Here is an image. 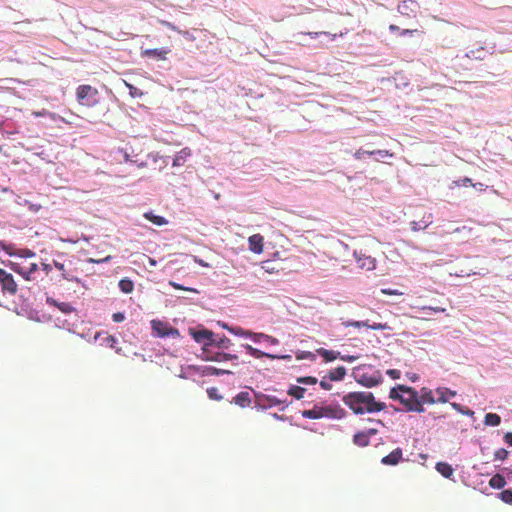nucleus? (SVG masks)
I'll list each match as a JSON object with an SVG mask.
<instances>
[{"label": "nucleus", "instance_id": "nucleus-62", "mask_svg": "<svg viewBox=\"0 0 512 512\" xmlns=\"http://www.w3.org/2000/svg\"><path fill=\"white\" fill-rule=\"evenodd\" d=\"M127 86L130 88V94H131L132 96L140 95V94L138 93V90H137L136 88H134L132 85L127 84Z\"/></svg>", "mask_w": 512, "mask_h": 512}, {"label": "nucleus", "instance_id": "nucleus-56", "mask_svg": "<svg viewBox=\"0 0 512 512\" xmlns=\"http://www.w3.org/2000/svg\"><path fill=\"white\" fill-rule=\"evenodd\" d=\"M32 115L34 117H44V116L51 115V114L47 110L42 109L41 111H33Z\"/></svg>", "mask_w": 512, "mask_h": 512}, {"label": "nucleus", "instance_id": "nucleus-18", "mask_svg": "<svg viewBox=\"0 0 512 512\" xmlns=\"http://www.w3.org/2000/svg\"><path fill=\"white\" fill-rule=\"evenodd\" d=\"M190 155H191V150L187 147L183 148L182 150L177 152V154L175 155V157L173 159L172 166L178 167V166L184 165V163L186 162L187 158L190 157Z\"/></svg>", "mask_w": 512, "mask_h": 512}, {"label": "nucleus", "instance_id": "nucleus-33", "mask_svg": "<svg viewBox=\"0 0 512 512\" xmlns=\"http://www.w3.org/2000/svg\"><path fill=\"white\" fill-rule=\"evenodd\" d=\"M145 218L151 221L153 224H156L158 226L164 225L167 223L164 217L153 215L152 213H146Z\"/></svg>", "mask_w": 512, "mask_h": 512}, {"label": "nucleus", "instance_id": "nucleus-48", "mask_svg": "<svg viewBox=\"0 0 512 512\" xmlns=\"http://www.w3.org/2000/svg\"><path fill=\"white\" fill-rule=\"evenodd\" d=\"M422 31H419L417 29H403L400 31V36H406V35H414V34H420Z\"/></svg>", "mask_w": 512, "mask_h": 512}, {"label": "nucleus", "instance_id": "nucleus-1", "mask_svg": "<svg viewBox=\"0 0 512 512\" xmlns=\"http://www.w3.org/2000/svg\"><path fill=\"white\" fill-rule=\"evenodd\" d=\"M343 403L355 414L376 413L386 408L384 402L377 401L371 392L355 391L345 394Z\"/></svg>", "mask_w": 512, "mask_h": 512}, {"label": "nucleus", "instance_id": "nucleus-5", "mask_svg": "<svg viewBox=\"0 0 512 512\" xmlns=\"http://www.w3.org/2000/svg\"><path fill=\"white\" fill-rule=\"evenodd\" d=\"M0 284L3 294L15 295L18 291L17 283L12 274L0 268Z\"/></svg>", "mask_w": 512, "mask_h": 512}, {"label": "nucleus", "instance_id": "nucleus-10", "mask_svg": "<svg viewBox=\"0 0 512 512\" xmlns=\"http://www.w3.org/2000/svg\"><path fill=\"white\" fill-rule=\"evenodd\" d=\"M264 238L261 234H253L248 238L249 249L255 254L263 252Z\"/></svg>", "mask_w": 512, "mask_h": 512}, {"label": "nucleus", "instance_id": "nucleus-9", "mask_svg": "<svg viewBox=\"0 0 512 512\" xmlns=\"http://www.w3.org/2000/svg\"><path fill=\"white\" fill-rule=\"evenodd\" d=\"M189 332H190V335L193 337V339L197 343H201L204 346L214 345V343H215V339L213 338L214 333L210 330L202 329V330L196 331L194 329H190Z\"/></svg>", "mask_w": 512, "mask_h": 512}, {"label": "nucleus", "instance_id": "nucleus-58", "mask_svg": "<svg viewBox=\"0 0 512 512\" xmlns=\"http://www.w3.org/2000/svg\"><path fill=\"white\" fill-rule=\"evenodd\" d=\"M264 341H266L267 343H269L271 345H277L279 343V341L276 338H274L270 335H267V334L265 336Z\"/></svg>", "mask_w": 512, "mask_h": 512}, {"label": "nucleus", "instance_id": "nucleus-32", "mask_svg": "<svg viewBox=\"0 0 512 512\" xmlns=\"http://www.w3.org/2000/svg\"><path fill=\"white\" fill-rule=\"evenodd\" d=\"M167 27L170 28L171 30L176 31L177 33L181 34L188 41L196 40V37L189 31H182L171 23H167Z\"/></svg>", "mask_w": 512, "mask_h": 512}, {"label": "nucleus", "instance_id": "nucleus-28", "mask_svg": "<svg viewBox=\"0 0 512 512\" xmlns=\"http://www.w3.org/2000/svg\"><path fill=\"white\" fill-rule=\"evenodd\" d=\"M119 288L123 293L129 294L134 289V283L129 278H123L119 281Z\"/></svg>", "mask_w": 512, "mask_h": 512}, {"label": "nucleus", "instance_id": "nucleus-30", "mask_svg": "<svg viewBox=\"0 0 512 512\" xmlns=\"http://www.w3.org/2000/svg\"><path fill=\"white\" fill-rule=\"evenodd\" d=\"M306 392V389L301 387V386H296V385H292L289 389H288V394L290 396H293L294 398L300 400L304 397V394Z\"/></svg>", "mask_w": 512, "mask_h": 512}, {"label": "nucleus", "instance_id": "nucleus-53", "mask_svg": "<svg viewBox=\"0 0 512 512\" xmlns=\"http://www.w3.org/2000/svg\"><path fill=\"white\" fill-rule=\"evenodd\" d=\"M451 405L458 412H461L463 414L473 415V412L470 411V410H468L467 412H464L462 406L460 404H458V403H452Z\"/></svg>", "mask_w": 512, "mask_h": 512}, {"label": "nucleus", "instance_id": "nucleus-13", "mask_svg": "<svg viewBox=\"0 0 512 512\" xmlns=\"http://www.w3.org/2000/svg\"><path fill=\"white\" fill-rule=\"evenodd\" d=\"M321 418H341L344 410L339 407L320 406Z\"/></svg>", "mask_w": 512, "mask_h": 512}, {"label": "nucleus", "instance_id": "nucleus-16", "mask_svg": "<svg viewBox=\"0 0 512 512\" xmlns=\"http://www.w3.org/2000/svg\"><path fill=\"white\" fill-rule=\"evenodd\" d=\"M402 449L396 448L392 452H390L388 455L384 456L381 459V463L384 465H397L401 459H402Z\"/></svg>", "mask_w": 512, "mask_h": 512}, {"label": "nucleus", "instance_id": "nucleus-57", "mask_svg": "<svg viewBox=\"0 0 512 512\" xmlns=\"http://www.w3.org/2000/svg\"><path fill=\"white\" fill-rule=\"evenodd\" d=\"M325 378H326V377H324V378L320 381V386H321V388H322V389H324V390H331V389H332V385H331L329 382H327V381L325 380Z\"/></svg>", "mask_w": 512, "mask_h": 512}, {"label": "nucleus", "instance_id": "nucleus-29", "mask_svg": "<svg viewBox=\"0 0 512 512\" xmlns=\"http://www.w3.org/2000/svg\"><path fill=\"white\" fill-rule=\"evenodd\" d=\"M501 422V418L496 413H487L484 417V424L487 426H498Z\"/></svg>", "mask_w": 512, "mask_h": 512}, {"label": "nucleus", "instance_id": "nucleus-38", "mask_svg": "<svg viewBox=\"0 0 512 512\" xmlns=\"http://www.w3.org/2000/svg\"><path fill=\"white\" fill-rule=\"evenodd\" d=\"M485 53V50L484 48H479V49H476V50H470L468 53H467V56L469 58H474V59H480L482 60L484 58V54Z\"/></svg>", "mask_w": 512, "mask_h": 512}, {"label": "nucleus", "instance_id": "nucleus-11", "mask_svg": "<svg viewBox=\"0 0 512 512\" xmlns=\"http://www.w3.org/2000/svg\"><path fill=\"white\" fill-rule=\"evenodd\" d=\"M432 214L425 213L419 221H412L410 223L411 230L414 232L426 229L430 224H432Z\"/></svg>", "mask_w": 512, "mask_h": 512}, {"label": "nucleus", "instance_id": "nucleus-49", "mask_svg": "<svg viewBox=\"0 0 512 512\" xmlns=\"http://www.w3.org/2000/svg\"><path fill=\"white\" fill-rule=\"evenodd\" d=\"M266 334L264 333H254L252 332V336H249L254 342L264 341Z\"/></svg>", "mask_w": 512, "mask_h": 512}, {"label": "nucleus", "instance_id": "nucleus-35", "mask_svg": "<svg viewBox=\"0 0 512 512\" xmlns=\"http://www.w3.org/2000/svg\"><path fill=\"white\" fill-rule=\"evenodd\" d=\"M296 359L297 360L308 359L310 361H315L316 356L314 353H312L310 351H299L296 353Z\"/></svg>", "mask_w": 512, "mask_h": 512}, {"label": "nucleus", "instance_id": "nucleus-43", "mask_svg": "<svg viewBox=\"0 0 512 512\" xmlns=\"http://www.w3.org/2000/svg\"><path fill=\"white\" fill-rule=\"evenodd\" d=\"M207 394L210 399L213 400H221L222 396L218 394V389L215 387L207 389Z\"/></svg>", "mask_w": 512, "mask_h": 512}, {"label": "nucleus", "instance_id": "nucleus-6", "mask_svg": "<svg viewBox=\"0 0 512 512\" xmlns=\"http://www.w3.org/2000/svg\"><path fill=\"white\" fill-rule=\"evenodd\" d=\"M153 331L157 334L159 337H178L179 331L178 329L171 327L169 324L160 321V320H153L151 322Z\"/></svg>", "mask_w": 512, "mask_h": 512}, {"label": "nucleus", "instance_id": "nucleus-25", "mask_svg": "<svg viewBox=\"0 0 512 512\" xmlns=\"http://www.w3.org/2000/svg\"><path fill=\"white\" fill-rule=\"evenodd\" d=\"M316 352L320 356H322L323 359L326 362L334 361V360H336L337 358L340 357V352L334 351V350H327V349H324V348H319V349L316 350Z\"/></svg>", "mask_w": 512, "mask_h": 512}, {"label": "nucleus", "instance_id": "nucleus-51", "mask_svg": "<svg viewBox=\"0 0 512 512\" xmlns=\"http://www.w3.org/2000/svg\"><path fill=\"white\" fill-rule=\"evenodd\" d=\"M112 319L114 322L120 323V322L124 321L125 316L122 312H116L112 315Z\"/></svg>", "mask_w": 512, "mask_h": 512}, {"label": "nucleus", "instance_id": "nucleus-40", "mask_svg": "<svg viewBox=\"0 0 512 512\" xmlns=\"http://www.w3.org/2000/svg\"><path fill=\"white\" fill-rule=\"evenodd\" d=\"M297 382L304 385H315L317 383V378L312 376L299 377L297 378Z\"/></svg>", "mask_w": 512, "mask_h": 512}, {"label": "nucleus", "instance_id": "nucleus-7", "mask_svg": "<svg viewBox=\"0 0 512 512\" xmlns=\"http://www.w3.org/2000/svg\"><path fill=\"white\" fill-rule=\"evenodd\" d=\"M11 269L20 274L25 280H33V274L38 270V265L36 263H30L28 266L19 262H11Z\"/></svg>", "mask_w": 512, "mask_h": 512}, {"label": "nucleus", "instance_id": "nucleus-42", "mask_svg": "<svg viewBox=\"0 0 512 512\" xmlns=\"http://www.w3.org/2000/svg\"><path fill=\"white\" fill-rule=\"evenodd\" d=\"M508 454L509 453L506 449L500 448L495 452L494 458L495 460H505L508 457Z\"/></svg>", "mask_w": 512, "mask_h": 512}, {"label": "nucleus", "instance_id": "nucleus-20", "mask_svg": "<svg viewBox=\"0 0 512 512\" xmlns=\"http://www.w3.org/2000/svg\"><path fill=\"white\" fill-rule=\"evenodd\" d=\"M419 400L421 401L422 406H423V404H434V403L438 402L437 399H435V397H434L433 391L428 388L421 389V393L419 395Z\"/></svg>", "mask_w": 512, "mask_h": 512}, {"label": "nucleus", "instance_id": "nucleus-36", "mask_svg": "<svg viewBox=\"0 0 512 512\" xmlns=\"http://www.w3.org/2000/svg\"><path fill=\"white\" fill-rule=\"evenodd\" d=\"M117 152L123 156V159L125 162H135V163L137 162L136 160H133L131 158V154H134V150H132L130 153L128 148L125 147V148H118Z\"/></svg>", "mask_w": 512, "mask_h": 512}, {"label": "nucleus", "instance_id": "nucleus-60", "mask_svg": "<svg viewBox=\"0 0 512 512\" xmlns=\"http://www.w3.org/2000/svg\"><path fill=\"white\" fill-rule=\"evenodd\" d=\"M504 441H505L508 445L512 446V432H507V433L505 434V436H504Z\"/></svg>", "mask_w": 512, "mask_h": 512}, {"label": "nucleus", "instance_id": "nucleus-21", "mask_svg": "<svg viewBox=\"0 0 512 512\" xmlns=\"http://www.w3.org/2000/svg\"><path fill=\"white\" fill-rule=\"evenodd\" d=\"M233 401L242 408L248 407L251 404L250 394L246 391H242L234 397Z\"/></svg>", "mask_w": 512, "mask_h": 512}, {"label": "nucleus", "instance_id": "nucleus-44", "mask_svg": "<svg viewBox=\"0 0 512 512\" xmlns=\"http://www.w3.org/2000/svg\"><path fill=\"white\" fill-rule=\"evenodd\" d=\"M375 152L374 151H365L363 149H358L355 153H354V157L355 159L357 160H361L363 159V156L364 155H374Z\"/></svg>", "mask_w": 512, "mask_h": 512}, {"label": "nucleus", "instance_id": "nucleus-45", "mask_svg": "<svg viewBox=\"0 0 512 512\" xmlns=\"http://www.w3.org/2000/svg\"><path fill=\"white\" fill-rule=\"evenodd\" d=\"M18 255L21 258H32L35 256V253L30 249H20Z\"/></svg>", "mask_w": 512, "mask_h": 512}, {"label": "nucleus", "instance_id": "nucleus-3", "mask_svg": "<svg viewBox=\"0 0 512 512\" xmlns=\"http://www.w3.org/2000/svg\"><path fill=\"white\" fill-rule=\"evenodd\" d=\"M353 376L360 385L372 388L382 383L383 376L379 370L370 366H358L353 370Z\"/></svg>", "mask_w": 512, "mask_h": 512}, {"label": "nucleus", "instance_id": "nucleus-8", "mask_svg": "<svg viewBox=\"0 0 512 512\" xmlns=\"http://www.w3.org/2000/svg\"><path fill=\"white\" fill-rule=\"evenodd\" d=\"M284 401L278 399L275 396L266 395L263 393H257L255 395V405L260 409H268L283 404Z\"/></svg>", "mask_w": 512, "mask_h": 512}, {"label": "nucleus", "instance_id": "nucleus-47", "mask_svg": "<svg viewBox=\"0 0 512 512\" xmlns=\"http://www.w3.org/2000/svg\"><path fill=\"white\" fill-rule=\"evenodd\" d=\"M381 293L384 295H403V292L390 288L381 289Z\"/></svg>", "mask_w": 512, "mask_h": 512}, {"label": "nucleus", "instance_id": "nucleus-17", "mask_svg": "<svg viewBox=\"0 0 512 512\" xmlns=\"http://www.w3.org/2000/svg\"><path fill=\"white\" fill-rule=\"evenodd\" d=\"M357 264L360 268L365 269L367 271H371L376 267V260L371 256L366 255H357L356 254Z\"/></svg>", "mask_w": 512, "mask_h": 512}, {"label": "nucleus", "instance_id": "nucleus-27", "mask_svg": "<svg viewBox=\"0 0 512 512\" xmlns=\"http://www.w3.org/2000/svg\"><path fill=\"white\" fill-rule=\"evenodd\" d=\"M506 485L505 478L501 474H495L489 480V486L494 489H502Z\"/></svg>", "mask_w": 512, "mask_h": 512}, {"label": "nucleus", "instance_id": "nucleus-31", "mask_svg": "<svg viewBox=\"0 0 512 512\" xmlns=\"http://www.w3.org/2000/svg\"><path fill=\"white\" fill-rule=\"evenodd\" d=\"M303 417L308 419H320L321 413H320V406H314L312 409L304 410L302 412Z\"/></svg>", "mask_w": 512, "mask_h": 512}, {"label": "nucleus", "instance_id": "nucleus-34", "mask_svg": "<svg viewBox=\"0 0 512 512\" xmlns=\"http://www.w3.org/2000/svg\"><path fill=\"white\" fill-rule=\"evenodd\" d=\"M238 356L235 354L228 353H217L215 357L211 358L214 361H228V360H237Z\"/></svg>", "mask_w": 512, "mask_h": 512}, {"label": "nucleus", "instance_id": "nucleus-41", "mask_svg": "<svg viewBox=\"0 0 512 512\" xmlns=\"http://www.w3.org/2000/svg\"><path fill=\"white\" fill-rule=\"evenodd\" d=\"M232 333H234L235 335H238V336H243V337H249V336H252V332L251 331H247V330H243L242 328L240 327H237V328H231L229 329Z\"/></svg>", "mask_w": 512, "mask_h": 512}, {"label": "nucleus", "instance_id": "nucleus-52", "mask_svg": "<svg viewBox=\"0 0 512 512\" xmlns=\"http://www.w3.org/2000/svg\"><path fill=\"white\" fill-rule=\"evenodd\" d=\"M341 360L343 361H346V362H354L358 359V356H354V355H341L340 354V357H339Z\"/></svg>", "mask_w": 512, "mask_h": 512}, {"label": "nucleus", "instance_id": "nucleus-15", "mask_svg": "<svg viewBox=\"0 0 512 512\" xmlns=\"http://www.w3.org/2000/svg\"><path fill=\"white\" fill-rule=\"evenodd\" d=\"M46 303L50 306L56 307L64 314H70L75 311V308L68 302H59L52 297L46 298Z\"/></svg>", "mask_w": 512, "mask_h": 512}, {"label": "nucleus", "instance_id": "nucleus-50", "mask_svg": "<svg viewBox=\"0 0 512 512\" xmlns=\"http://www.w3.org/2000/svg\"><path fill=\"white\" fill-rule=\"evenodd\" d=\"M420 310H431L433 312H445L446 311V308H443V307H439V306H436V307H433V306H422L420 308Z\"/></svg>", "mask_w": 512, "mask_h": 512}, {"label": "nucleus", "instance_id": "nucleus-14", "mask_svg": "<svg viewBox=\"0 0 512 512\" xmlns=\"http://www.w3.org/2000/svg\"><path fill=\"white\" fill-rule=\"evenodd\" d=\"M170 53L168 48H155L146 49L142 52V55L149 58H156L158 60H166L167 55Z\"/></svg>", "mask_w": 512, "mask_h": 512}, {"label": "nucleus", "instance_id": "nucleus-55", "mask_svg": "<svg viewBox=\"0 0 512 512\" xmlns=\"http://www.w3.org/2000/svg\"><path fill=\"white\" fill-rule=\"evenodd\" d=\"M375 154L380 155L381 157L389 156L393 157L394 154L389 152L388 150H373Z\"/></svg>", "mask_w": 512, "mask_h": 512}, {"label": "nucleus", "instance_id": "nucleus-12", "mask_svg": "<svg viewBox=\"0 0 512 512\" xmlns=\"http://www.w3.org/2000/svg\"><path fill=\"white\" fill-rule=\"evenodd\" d=\"M355 328L367 327L372 330H388L390 329L387 323H373L369 324L368 321H351L347 324Z\"/></svg>", "mask_w": 512, "mask_h": 512}, {"label": "nucleus", "instance_id": "nucleus-24", "mask_svg": "<svg viewBox=\"0 0 512 512\" xmlns=\"http://www.w3.org/2000/svg\"><path fill=\"white\" fill-rule=\"evenodd\" d=\"M435 468L445 478H450L454 472L452 466L447 462H438Z\"/></svg>", "mask_w": 512, "mask_h": 512}, {"label": "nucleus", "instance_id": "nucleus-39", "mask_svg": "<svg viewBox=\"0 0 512 512\" xmlns=\"http://www.w3.org/2000/svg\"><path fill=\"white\" fill-rule=\"evenodd\" d=\"M328 35L331 37L332 40H334L337 37V34H330L329 32H300L299 35H308L311 38H316L319 35Z\"/></svg>", "mask_w": 512, "mask_h": 512}, {"label": "nucleus", "instance_id": "nucleus-23", "mask_svg": "<svg viewBox=\"0 0 512 512\" xmlns=\"http://www.w3.org/2000/svg\"><path fill=\"white\" fill-rule=\"evenodd\" d=\"M243 347L245 348V350L247 351V353L249 355H251L252 357H255V358H258V359L263 358V357H267V358H271V359L276 358V356L262 352L261 350L254 348L253 346H251L249 344H244Z\"/></svg>", "mask_w": 512, "mask_h": 512}, {"label": "nucleus", "instance_id": "nucleus-4", "mask_svg": "<svg viewBox=\"0 0 512 512\" xmlns=\"http://www.w3.org/2000/svg\"><path fill=\"white\" fill-rule=\"evenodd\" d=\"M98 91L90 85H80L76 90L77 100L81 105L88 107L96 103V96Z\"/></svg>", "mask_w": 512, "mask_h": 512}, {"label": "nucleus", "instance_id": "nucleus-22", "mask_svg": "<svg viewBox=\"0 0 512 512\" xmlns=\"http://www.w3.org/2000/svg\"><path fill=\"white\" fill-rule=\"evenodd\" d=\"M346 375V368L339 366L333 370H330L326 376L330 381H341Z\"/></svg>", "mask_w": 512, "mask_h": 512}, {"label": "nucleus", "instance_id": "nucleus-26", "mask_svg": "<svg viewBox=\"0 0 512 512\" xmlns=\"http://www.w3.org/2000/svg\"><path fill=\"white\" fill-rule=\"evenodd\" d=\"M370 439L361 431L357 432L353 437V443L359 447H366L369 445Z\"/></svg>", "mask_w": 512, "mask_h": 512}, {"label": "nucleus", "instance_id": "nucleus-37", "mask_svg": "<svg viewBox=\"0 0 512 512\" xmlns=\"http://www.w3.org/2000/svg\"><path fill=\"white\" fill-rule=\"evenodd\" d=\"M499 498L507 504H512V490H503L502 492L499 493Z\"/></svg>", "mask_w": 512, "mask_h": 512}, {"label": "nucleus", "instance_id": "nucleus-46", "mask_svg": "<svg viewBox=\"0 0 512 512\" xmlns=\"http://www.w3.org/2000/svg\"><path fill=\"white\" fill-rule=\"evenodd\" d=\"M214 344L216 346H218L219 348L227 349V348H229L231 341L228 338H221L219 341H217V342L215 341Z\"/></svg>", "mask_w": 512, "mask_h": 512}, {"label": "nucleus", "instance_id": "nucleus-59", "mask_svg": "<svg viewBox=\"0 0 512 512\" xmlns=\"http://www.w3.org/2000/svg\"><path fill=\"white\" fill-rule=\"evenodd\" d=\"M459 183L462 186H468V185H472L473 186L472 180L470 178H468V177H465V178L461 179L459 181Z\"/></svg>", "mask_w": 512, "mask_h": 512}, {"label": "nucleus", "instance_id": "nucleus-2", "mask_svg": "<svg viewBox=\"0 0 512 512\" xmlns=\"http://www.w3.org/2000/svg\"><path fill=\"white\" fill-rule=\"evenodd\" d=\"M389 397L393 400H398L407 411L418 413L424 411L419 400V394L414 388L398 385L390 390Z\"/></svg>", "mask_w": 512, "mask_h": 512}, {"label": "nucleus", "instance_id": "nucleus-54", "mask_svg": "<svg viewBox=\"0 0 512 512\" xmlns=\"http://www.w3.org/2000/svg\"><path fill=\"white\" fill-rule=\"evenodd\" d=\"M170 285L177 289V290H188V291H192V292H197L195 289H191V288H185L183 287L182 285L178 284V283H175V282H170Z\"/></svg>", "mask_w": 512, "mask_h": 512}, {"label": "nucleus", "instance_id": "nucleus-19", "mask_svg": "<svg viewBox=\"0 0 512 512\" xmlns=\"http://www.w3.org/2000/svg\"><path fill=\"white\" fill-rule=\"evenodd\" d=\"M435 393L437 395V401L442 403L447 402L449 397H454L456 395L455 391H452L446 387L437 388Z\"/></svg>", "mask_w": 512, "mask_h": 512}, {"label": "nucleus", "instance_id": "nucleus-63", "mask_svg": "<svg viewBox=\"0 0 512 512\" xmlns=\"http://www.w3.org/2000/svg\"><path fill=\"white\" fill-rule=\"evenodd\" d=\"M267 264H268V262H264V263H263V265H262V268H263L266 272H268V273H272V272L274 271V268L269 267Z\"/></svg>", "mask_w": 512, "mask_h": 512}, {"label": "nucleus", "instance_id": "nucleus-64", "mask_svg": "<svg viewBox=\"0 0 512 512\" xmlns=\"http://www.w3.org/2000/svg\"><path fill=\"white\" fill-rule=\"evenodd\" d=\"M53 263H54V266H55L58 270H60V271H64V264H62V263H60V262H58V261H54Z\"/></svg>", "mask_w": 512, "mask_h": 512}, {"label": "nucleus", "instance_id": "nucleus-61", "mask_svg": "<svg viewBox=\"0 0 512 512\" xmlns=\"http://www.w3.org/2000/svg\"><path fill=\"white\" fill-rule=\"evenodd\" d=\"M367 437L370 439L371 436L375 435L377 433V430L374 428L368 429L366 431H363Z\"/></svg>", "mask_w": 512, "mask_h": 512}]
</instances>
